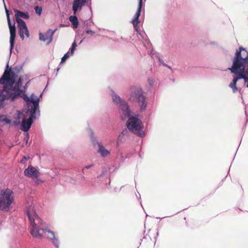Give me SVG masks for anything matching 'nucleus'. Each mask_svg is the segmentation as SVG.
Returning a JSON list of instances; mask_svg holds the SVG:
<instances>
[{
  "label": "nucleus",
  "mask_w": 248,
  "mask_h": 248,
  "mask_svg": "<svg viewBox=\"0 0 248 248\" xmlns=\"http://www.w3.org/2000/svg\"><path fill=\"white\" fill-rule=\"evenodd\" d=\"M30 223L31 234L33 237L42 238L43 233L41 232L45 231L46 225L36 213L34 207L31 206L26 210Z\"/></svg>",
  "instance_id": "nucleus-3"
},
{
  "label": "nucleus",
  "mask_w": 248,
  "mask_h": 248,
  "mask_svg": "<svg viewBox=\"0 0 248 248\" xmlns=\"http://www.w3.org/2000/svg\"><path fill=\"white\" fill-rule=\"evenodd\" d=\"M16 75L11 68L9 69L8 65L4 71L3 75L0 78V84L3 85V89L0 90V109L4 107V101L5 100H10L14 101L18 97H22L25 100L31 102V99H29L28 96L23 94V90L20 89L22 84V79L20 78L17 83L14 85L16 81Z\"/></svg>",
  "instance_id": "nucleus-1"
},
{
  "label": "nucleus",
  "mask_w": 248,
  "mask_h": 248,
  "mask_svg": "<svg viewBox=\"0 0 248 248\" xmlns=\"http://www.w3.org/2000/svg\"><path fill=\"white\" fill-rule=\"evenodd\" d=\"M126 125L128 129L132 133L137 134L139 136H142V125L141 122L135 117H129L126 122Z\"/></svg>",
  "instance_id": "nucleus-7"
},
{
  "label": "nucleus",
  "mask_w": 248,
  "mask_h": 248,
  "mask_svg": "<svg viewBox=\"0 0 248 248\" xmlns=\"http://www.w3.org/2000/svg\"><path fill=\"white\" fill-rule=\"evenodd\" d=\"M24 173L26 177L32 179L38 178L40 174L39 170L31 165H29L27 169H25Z\"/></svg>",
  "instance_id": "nucleus-12"
},
{
  "label": "nucleus",
  "mask_w": 248,
  "mask_h": 248,
  "mask_svg": "<svg viewBox=\"0 0 248 248\" xmlns=\"http://www.w3.org/2000/svg\"><path fill=\"white\" fill-rule=\"evenodd\" d=\"M93 165H88V166H86L85 167V168L86 169H89L90 168V167H91L92 166H93Z\"/></svg>",
  "instance_id": "nucleus-26"
},
{
  "label": "nucleus",
  "mask_w": 248,
  "mask_h": 248,
  "mask_svg": "<svg viewBox=\"0 0 248 248\" xmlns=\"http://www.w3.org/2000/svg\"><path fill=\"white\" fill-rule=\"evenodd\" d=\"M113 101L119 106L121 111V118L124 120L126 118L129 117L131 114V112L126 102L122 100L120 96L114 94L112 96Z\"/></svg>",
  "instance_id": "nucleus-8"
},
{
  "label": "nucleus",
  "mask_w": 248,
  "mask_h": 248,
  "mask_svg": "<svg viewBox=\"0 0 248 248\" xmlns=\"http://www.w3.org/2000/svg\"><path fill=\"white\" fill-rule=\"evenodd\" d=\"M5 12L6 14L7 18V21L8 23V26L10 29V47L11 50H12L14 46V43L16 38V28L15 27V23H14V25H12L11 20L9 16V11L5 8Z\"/></svg>",
  "instance_id": "nucleus-9"
},
{
  "label": "nucleus",
  "mask_w": 248,
  "mask_h": 248,
  "mask_svg": "<svg viewBox=\"0 0 248 248\" xmlns=\"http://www.w3.org/2000/svg\"><path fill=\"white\" fill-rule=\"evenodd\" d=\"M35 10L37 14L40 15L42 13V9L41 7L37 6L35 7Z\"/></svg>",
  "instance_id": "nucleus-21"
},
{
  "label": "nucleus",
  "mask_w": 248,
  "mask_h": 248,
  "mask_svg": "<svg viewBox=\"0 0 248 248\" xmlns=\"http://www.w3.org/2000/svg\"><path fill=\"white\" fill-rule=\"evenodd\" d=\"M94 32L92 30H88L86 31V33L91 34V35H93L94 34Z\"/></svg>",
  "instance_id": "nucleus-25"
},
{
  "label": "nucleus",
  "mask_w": 248,
  "mask_h": 248,
  "mask_svg": "<svg viewBox=\"0 0 248 248\" xmlns=\"http://www.w3.org/2000/svg\"><path fill=\"white\" fill-rule=\"evenodd\" d=\"M13 202L14 193L11 189H6L0 191V202L1 203V209L2 210L8 211Z\"/></svg>",
  "instance_id": "nucleus-5"
},
{
  "label": "nucleus",
  "mask_w": 248,
  "mask_h": 248,
  "mask_svg": "<svg viewBox=\"0 0 248 248\" xmlns=\"http://www.w3.org/2000/svg\"><path fill=\"white\" fill-rule=\"evenodd\" d=\"M14 11L16 13L15 17L16 22L17 19H21V18H20V17L26 19L29 18L30 16L28 13H23L18 10H15Z\"/></svg>",
  "instance_id": "nucleus-15"
},
{
  "label": "nucleus",
  "mask_w": 248,
  "mask_h": 248,
  "mask_svg": "<svg viewBox=\"0 0 248 248\" xmlns=\"http://www.w3.org/2000/svg\"><path fill=\"white\" fill-rule=\"evenodd\" d=\"M98 152L102 157H106L110 155V152L100 144H98Z\"/></svg>",
  "instance_id": "nucleus-17"
},
{
  "label": "nucleus",
  "mask_w": 248,
  "mask_h": 248,
  "mask_svg": "<svg viewBox=\"0 0 248 248\" xmlns=\"http://www.w3.org/2000/svg\"><path fill=\"white\" fill-rule=\"evenodd\" d=\"M18 24V33L21 38L24 39V34L29 37L30 36L29 32L26 26V23L22 19H17Z\"/></svg>",
  "instance_id": "nucleus-10"
},
{
  "label": "nucleus",
  "mask_w": 248,
  "mask_h": 248,
  "mask_svg": "<svg viewBox=\"0 0 248 248\" xmlns=\"http://www.w3.org/2000/svg\"><path fill=\"white\" fill-rule=\"evenodd\" d=\"M70 52H67L62 58L61 63L64 62L70 57Z\"/></svg>",
  "instance_id": "nucleus-20"
},
{
  "label": "nucleus",
  "mask_w": 248,
  "mask_h": 248,
  "mask_svg": "<svg viewBox=\"0 0 248 248\" xmlns=\"http://www.w3.org/2000/svg\"><path fill=\"white\" fill-rule=\"evenodd\" d=\"M148 82H149L150 86L152 87L154 86V80L153 79H149Z\"/></svg>",
  "instance_id": "nucleus-24"
},
{
  "label": "nucleus",
  "mask_w": 248,
  "mask_h": 248,
  "mask_svg": "<svg viewBox=\"0 0 248 248\" xmlns=\"http://www.w3.org/2000/svg\"><path fill=\"white\" fill-rule=\"evenodd\" d=\"M142 1L143 0H139V4L138 8L137 9V11L134 16V18L132 20V23L133 24V26L134 27V28L137 30V27L138 26V25L139 23V17L141 13V10L142 6Z\"/></svg>",
  "instance_id": "nucleus-14"
},
{
  "label": "nucleus",
  "mask_w": 248,
  "mask_h": 248,
  "mask_svg": "<svg viewBox=\"0 0 248 248\" xmlns=\"http://www.w3.org/2000/svg\"><path fill=\"white\" fill-rule=\"evenodd\" d=\"M31 103L33 105L31 106V108H29L28 110L31 114L30 117L28 119H24L21 124V129L25 132H27L31 128L32 123V118L34 117L37 109L39 108L38 99L35 100L31 99Z\"/></svg>",
  "instance_id": "nucleus-6"
},
{
  "label": "nucleus",
  "mask_w": 248,
  "mask_h": 248,
  "mask_svg": "<svg viewBox=\"0 0 248 248\" xmlns=\"http://www.w3.org/2000/svg\"><path fill=\"white\" fill-rule=\"evenodd\" d=\"M158 60L159 61V62L164 66H166V67H168L169 68L171 69V67L169 66H168L167 64H166L165 63H164L163 61V60L160 58V57H158Z\"/></svg>",
  "instance_id": "nucleus-22"
},
{
  "label": "nucleus",
  "mask_w": 248,
  "mask_h": 248,
  "mask_svg": "<svg viewBox=\"0 0 248 248\" xmlns=\"http://www.w3.org/2000/svg\"><path fill=\"white\" fill-rule=\"evenodd\" d=\"M130 90L129 100L137 103L140 107L141 109H144L146 108L147 103L145 100V97L143 95L141 88L132 87L130 88Z\"/></svg>",
  "instance_id": "nucleus-4"
},
{
  "label": "nucleus",
  "mask_w": 248,
  "mask_h": 248,
  "mask_svg": "<svg viewBox=\"0 0 248 248\" xmlns=\"http://www.w3.org/2000/svg\"><path fill=\"white\" fill-rule=\"evenodd\" d=\"M69 20L72 23L74 28L76 29L78 28V22L76 16H70L69 17Z\"/></svg>",
  "instance_id": "nucleus-18"
},
{
  "label": "nucleus",
  "mask_w": 248,
  "mask_h": 248,
  "mask_svg": "<svg viewBox=\"0 0 248 248\" xmlns=\"http://www.w3.org/2000/svg\"><path fill=\"white\" fill-rule=\"evenodd\" d=\"M77 46L76 42V41H74L72 44L71 48H70V55H72L73 54Z\"/></svg>",
  "instance_id": "nucleus-19"
},
{
  "label": "nucleus",
  "mask_w": 248,
  "mask_h": 248,
  "mask_svg": "<svg viewBox=\"0 0 248 248\" xmlns=\"http://www.w3.org/2000/svg\"><path fill=\"white\" fill-rule=\"evenodd\" d=\"M86 2V0H74L73 4V10L74 14H75L78 11L80 4H81L82 6L85 4Z\"/></svg>",
  "instance_id": "nucleus-16"
},
{
  "label": "nucleus",
  "mask_w": 248,
  "mask_h": 248,
  "mask_svg": "<svg viewBox=\"0 0 248 248\" xmlns=\"http://www.w3.org/2000/svg\"><path fill=\"white\" fill-rule=\"evenodd\" d=\"M30 158L29 156H24L21 160L20 162L24 164Z\"/></svg>",
  "instance_id": "nucleus-23"
},
{
  "label": "nucleus",
  "mask_w": 248,
  "mask_h": 248,
  "mask_svg": "<svg viewBox=\"0 0 248 248\" xmlns=\"http://www.w3.org/2000/svg\"><path fill=\"white\" fill-rule=\"evenodd\" d=\"M4 121H5V122H6L7 123H10V121H9V120L7 119H5L4 120Z\"/></svg>",
  "instance_id": "nucleus-27"
},
{
  "label": "nucleus",
  "mask_w": 248,
  "mask_h": 248,
  "mask_svg": "<svg viewBox=\"0 0 248 248\" xmlns=\"http://www.w3.org/2000/svg\"><path fill=\"white\" fill-rule=\"evenodd\" d=\"M228 69L234 74L232 81L229 85L233 93L238 91L236 83L239 79H243L247 82L248 88V52L245 48L240 46L236 49L232 66Z\"/></svg>",
  "instance_id": "nucleus-2"
},
{
  "label": "nucleus",
  "mask_w": 248,
  "mask_h": 248,
  "mask_svg": "<svg viewBox=\"0 0 248 248\" xmlns=\"http://www.w3.org/2000/svg\"><path fill=\"white\" fill-rule=\"evenodd\" d=\"M41 232L43 233V235L44 234L45 235L47 239L51 241L56 248H59V241L58 238L54 232L51 231L50 230L47 229L46 227L45 228V231Z\"/></svg>",
  "instance_id": "nucleus-11"
},
{
  "label": "nucleus",
  "mask_w": 248,
  "mask_h": 248,
  "mask_svg": "<svg viewBox=\"0 0 248 248\" xmlns=\"http://www.w3.org/2000/svg\"><path fill=\"white\" fill-rule=\"evenodd\" d=\"M56 31L57 29H55L54 31H52L51 29H49L45 34L40 33L39 39L44 42L47 41V44H49L52 40L54 32Z\"/></svg>",
  "instance_id": "nucleus-13"
}]
</instances>
